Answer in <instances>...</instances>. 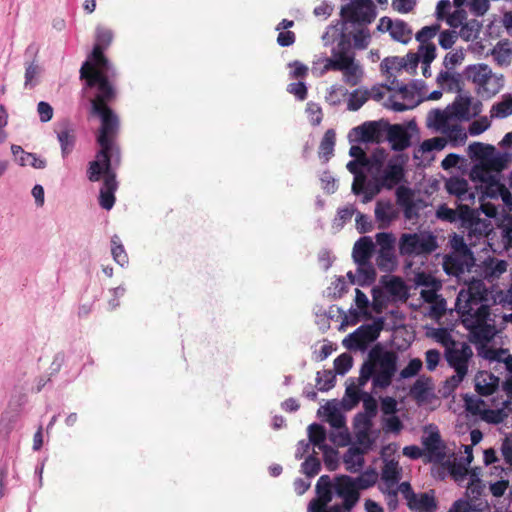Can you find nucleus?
Instances as JSON below:
<instances>
[{
    "mask_svg": "<svg viewBox=\"0 0 512 512\" xmlns=\"http://www.w3.org/2000/svg\"><path fill=\"white\" fill-rule=\"evenodd\" d=\"M335 492L343 499V508L346 511H350L359 500V492L350 476L342 475L336 478Z\"/></svg>",
    "mask_w": 512,
    "mask_h": 512,
    "instance_id": "obj_13",
    "label": "nucleus"
},
{
    "mask_svg": "<svg viewBox=\"0 0 512 512\" xmlns=\"http://www.w3.org/2000/svg\"><path fill=\"white\" fill-rule=\"evenodd\" d=\"M382 428L385 433L398 434L403 429V423L395 414L388 415L382 419Z\"/></svg>",
    "mask_w": 512,
    "mask_h": 512,
    "instance_id": "obj_55",
    "label": "nucleus"
},
{
    "mask_svg": "<svg viewBox=\"0 0 512 512\" xmlns=\"http://www.w3.org/2000/svg\"><path fill=\"white\" fill-rule=\"evenodd\" d=\"M386 290L389 294L399 298H403L407 294L404 282L398 277H393L386 283Z\"/></svg>",
    "mask_w": 512,
    "mask_h": 512,
    "instance_id": "obj_54",
    "label": "nucleus"
},
{
    "mask_svg": "<svg viewBox=\"0 0 512 512\" xmlns=\"http://www.w3.org/2000/svg\"><path fill=\"white\" fill-rule=\"evenodd\" d=\"M399 465L397 462H386L381 473V479L385 482L388 489L393 488L400 479Z\"/></svg>",
    "mask_w": 512,
    "mask_h": 512,
    "instance_id": "obj_38",
    "label": "nucleus"
},
{
    "mask_svg": "<svg viewBox=\"0 0 512 512\" xmlns=\"http://www.w3.org/2000/svg\"><path fill=\"white\" fill-rule=\"evenodd\" d=\"M469 155L480 160L472 170L474 178L480 181V209L488 217H495L501 206L503 211H512V195L500 182V173L505 167L502 157L494 154L495 148L480 142L468 147Z\"/></svg>",
    "mask_w": 512,
    "mask_h": 512,
    "instance_id": "obj_1",
    "label": "nucleus"
},
{
    "mask_svg": "<svg viewBox=\"0 0 512 512\" xmlns=\"http://www.w3.org/2000/svg\"><path fill=\"white\" fill-rule=\"evenodd\" d=\"M376 264L384 271H391L395 265L394 249H379Z\"/></svg>",
    "mask_w": 512,
    "mask_h": 512,
    "instance_id": "obj_47",
    "label": "nucleus"
},
{
    "mask_svg": "<svg viewBox=\"0 0 512 512\" xmlns=\"http://www.w3.org/2000/svg\"><path fill=\"white\" fill-rule=\"evenodd\" d=\"M352 31L347 30V34L350 35V40H353V47L357 50L366 49L371 42V34L367 25H353Z\"/></svg>",
    "mask_w": 512,
    "mask_h": 512,
    "instance_id": "obj_30",
    "label": "nucleus"
},
{
    "mask_svg": "<svg viewBox=\"0 0 512 512\" xmlns=\"http://www.w3.org/2000/svg\"><path fill=\"white\" fill-rule=\"evenodd\" d=\"M112 256L116 263L120 266H124L128 263V256L123 248V246L119 243L118 236L112 237Z\"/></svg>",
    "mask_w": 512,
    "mask_h": 512,
    "instance_id": "obj_59",
    "label": "nucleus"
},
{
    "mask_svg": "<svg viewBox=\"0 0 512 512\" xmlns=\"http://www.w3.org/2000/svg\"><path fill=\"white\" fill-rule=\"evenodd\" d=\"M386 138L391 144V148L395 151H402L411 144L408 131L401 125H389L387 127Z\"/></svg>",
    "mask_w": 512,
    "mask_h": 512,
    "instance_id": "obj_20",
    "label": "nucleus"
},
{
    "mask_svg": "<svg viewBox=\"0 0 512 512\" xmlns=\"http://www.w3.org/2000/svg\"><path fill=\"white\" fill-rule=\"evenodd\" d=\"M482 30V23L477 19H468L457 32L458 37L466 42L478 40Z\"/></svg>",
    "mask_w": 512,
    "mask_h": 512,
    "instance_id": "obj_32",
    "label": "nucleus"
},
{
    "mask_svg": "<svg viewBox=\"0 0 512 512\" xmlns=\"http://www.w3.org/2000/svg\"><path fill=\"white\" fill-rule=\"evenodd\" d=\"M377 474L374 471H366L360 476L353 478L357 490L367 489L375 484Z\"/></svg>",
    "mask_w": 512,
    "mask_h": 512,
    "instance_id": "obj_56",
    "label": "nucleus"
},
{
    "mask_svg": "<svg viewBox=\"0 0 512 512\" xmlns=\"http://www.w3.org/2000/svg\"><path fill=\"white\" fill-rule=\"evenodd\" d=\"M361 167H363V162H360V160H351L346 165L348 171L354 175V181L352 183L353 193L358 192L360 183L363 182V178L365 177V174L360 169Z\"/></svg>",
    "mask_w": 512,
    "mask_h": 512,
    "instance_id": "obj_48",
    "label": "nucleus"
},
{
    "mask_svg": "<svg viewBox=\"0 0 512 512\" xmlns=\"http://www.w3.org/2000/svg\"><path fill=\"white\" fill-rule=\"evenodd\" d=\"M445 20L446 23L456 31V29H460L468 20L467 13L465 10L457 8L454 12L448 14Z\"/></svg>",
    "mask_w": 512,
    "mask_h": 512,
    "instance_id": "obj_53",
    "label": "nucleus"
},
{
    "mask_svg": "<svg viewBox=\"0 0 512 512\" xmlns=\"http://www.w3.org/2000/svg\"><path fill=\"white\" fill-rule=\"evenodd\" d=\"M384 323V318L378 317L369 324L361 325L344 338L343 345L349 350H365L370 343L379 337L384 328Z\"/></svg>",
    "mask_w": 512,
    "mask_h": 512,
    "instance_id": "obj_10",
    "label": "nucleus"
},
{
    "mask_svg": "<svg viewBox=\"0 0 512 512\" xmlns=\"http://www.w3.org/2000/svg\"><path fill=\"white\" fill-rule=\"evenodd\" d=\"M57 139L60 143L61 154L65 158L72 152L76 141L75 130L69 121L60 124Z\"/></svg>",
    "mask_w": 512,
    "mask_h": 512,
    "instance_id": "obj_22",
    "label": "nucleus"
},
{
    "mask_svg": "<svg viewBox=\"0 0 512 512\" xmlns=\"http://www.w3.org/2000/svg\"><path fill=\"white\" fill-rule=\"evenodd\" d=\"M20 166H31L35 169H44L47 165L45 159L38 157L35 153L25 152L18 158Z\"/></svg>",
    "mask_w": 512,
    "mask_h": 512,
    "instance_id": "obj_50",
    "label": "nucleus"
},
{
    "mask_svg": "<svg viewBox=\"0 0 512 512\" xmlns=\"http://www.w3.org/2000/svg\"><path fill=\"white\" fill-rule=\"evenodd\" d=\"M500 230L503 247L505 249L512 248V217H506L503 219L500 225Z\"/></svg>",
    "mask_w": 512,
    "mask_h": 512,
    "instance_id": "obj_60",
    "label": "nucleus"
},
{
    "mask_svg": "<svg viewBox=\"0 0 512 512\" xmlns=\"http://www.w3.org/2000/svg\"><path fill=\"white\" fill-rule=\"evenodd\" d=\"M397 205L403 210L404 217L412 220L418 216V208L414 201L413 191L406 186H399L396 189Z\"/></svg>",
    "mask_w": 512,
    "mask_h": 512,
    "instance_id": "obj_18",
    "label": "nucleus"
},
{
    "mask_svg": "<svg viewBox=\"0 0 512 512\" xmlns=\"http://www.w3.org/2000/svg\"><path fill=\"white\" fill-rule=\"evenodd\" d=\"M385 188L380 179L374 181H367L366 176L363 178V182L360 183V187L355 195L362 194V202H370L377 194L380 193L381 189Z\"/></svg>",
    "mask_w": 512,
    "mask_h": 512,
    "instance_id": "obj_34",
    "label": "nucleus"
},
{
    "mask_svg": "<svg viewBox=\"0 0 512 512\" xmlns=\"http://www.w3.org/2000/svg\"><path fill=\"white\" fill-rule=\"evenodd\" d=\"M471 106V98L460 96L457 98L451 106L448 108L454 113L456 118L460 119H469L472 116V112L470 110Z\"/></svg>",
    "mask_w": 512,
    "mask_h": 512,
    "instance_id": "obj_39",
    "label": "nucleus"
},
{
    "mask_svg": "<svg viewBox=\"0 0 512 512\" xmlns=\"http://www.w3.org/2000/svg\"><path fill=\"white\" fill-rule=\"evenodd\" d=\"M456 311L475 343L485 344L496 335L495 319L490 311L488 291L481 280L470 281L458 293Z\"/></svg>",
    "mask_w": 512,
    "mask_h": 512,
    "instance_id": "obj_3",
    "label": "nucleus"
},
{
    "mask_svg": "<svg viewBox=\"0 0 512 512\" xmlns=\"http://www.w3.org/2000/svg\"><path fill=\"white\" fill-rule=\"evenodd\" d=\"M399 253L410 258H427L438 248L437 237L430 231L403 233L398 242Z\"/></svg>",
    "mask_w": 512,
    "mask_h": 512,
    "instance_id": "obj_6",
    "label": "nucleus"
},
{
    "mask_svg": "<svg viewBox=\"0 0 512 512\" xmlns=\"http://www.w3.org/2000/svg\"><path fill=\"white\" fill-rule=\"evenodd\" d=\"M353 48L350 35H348L347 30L343 28V31L337 39V44L331 49V54L338 56L341 60H348L349 57H355Z\"/></svg>",
    "mask_w": 512,
    "mask_h": 512,
    "instance_id": "obj_28",
    "label": "nucleus"
},
{
    "mask_svg": "<svg viewBox=\"0 0 512 512\" xmlns=\"http://www.w3.org/2000/svg\"><path fill=\"white\" fill-rule=\"evenodd\" d=\"M340 71L343 75V81L349 86H356L361 83L364 77V70L355 57H349L343 60Z\"/></svg>",
    "mask_w": 512,
    "mask_h": 512,
    "instance_id": "obj_19",
    "label": "nucleus"
},
{
    "mask_svg": "<svg viewBox=\"0 0 512 512\" xmlns=\"http://www.w3.org/2000/svg\"><path fill=\"white\" fill-rule=\"evenodd\" d=\"M422 444L424 447L425 456L429 462L441 463L445 457V445L441 440L439 431L435 427L425 430V435L422 437Z\"/></svg>",
    "mask_w": 512,
    "mask_h": 512,
    "instance_id": "obj_11",
    "label": "nucleus"
},
{
    "mask_svg": "<svg viewBox=\"0 0 512 512\" xmlns=\"http://www.w3.org/2000/svg\"><path fill=\"white\" fill-rule=\"evenodd\" d=\"M324 410L327 416V422L331 425V427L335 429L346 428L345 417L336 406L327 403L324 406Z\"/></svg>",
    "mask_w": 512,
    "mask_h": 512,
    "instance_id": "obj_45",
    "label": "nucleus"
},
{
    "mask_svg": "<svg viewBox=\"0 0 512 512\" xmlns=\"http://www.w3.org/2000/svg\"><path fill=\"white\" fill-rule=\"evenodd\" d=\"M475 390L483 396L492 395L499 385V378L488 371H479L474 379Z\"/></svg>",
    "mask_w": 512,
    "mask_h": 512,
    "instance_id": "obj_21",
    "label": "nucleus"
},
{
    "mask_svg": "<svg viewBox=\"0 0 512 512\" xmlns=\"http://www.w3.org/2000/svg\"><path fill=\"white\" fill-rule=\"evenodd\" d=\"M446 189L451 195H455L459 201L464 202L462 206L468 207L474 204L475 193L470 190L467 180L459 177H452L446 182Z\"/></svg>",
    "mask_w": 512,
    "mask_h": 512,
    "instance_id": "obj_16",
    "label": "nucleus"
},
{
    "mask_svg": "<svg viewBox=\"0 0 512 512\" xmlns=\"http://www.w3.org/2000/svg\"><path fill=\"white\" fill-rule=\"evenodd\" d=\"M512 115V93L502 96L501 101L495 103L490 110L492 118L503 119Z\"/></svg>",
    "mask_w": 512,
    "mask_h": 512,
    "instance_id": "obj_35",
    "label": "nucleus"
},
{
    "mask_svg": "<svg viewBox=\"0 0 512 512\" xmlns=\"http://www.w3.org/2000/svg\"><path fill=\"white\" fill-rule=\"evenodd\" d=\"M335 132L333 129H329L325 132L320 146H319V156L324 158L326 161L333 155L334 145H335Z\"/></svg>",
    "mask_w": 512,
    "mask_h": 512,
    "instance_id": "obj_44",
    "label": "nucleus"
},
{
    "mask_svg": "<svg viewBox=\"0 0 512 512\" xmlns=\"http://www.w3.org/2000/svg\"><path fill=\"white\" fill-rule=\"evenodd\" d=\"M397 364L398 354L396 352L375 345L361 365L358 377L359 386L364 387L371 380L374 390L388 388L397 372Z\"/></svg>",
    "mask_w": 512,
    "mask_h": 512,
    "instance_id": "obj_5",
    "label": "nucleus"
},
{
    "mask_svg": "<svg viewBox=\"0 0 512 512\" xmlns=\"http://www.w3.org/2000/svg\"><path fill=\"white\" fill-rule=\"evenodd\" d=\"M374 250V243L370 237H361L353 247L352 256L355 263L370 261Z\"/></svg>",
    "mask_w": 512,
    "mask_h": 512,
    "instance_id": "obj_27",
    "label": "nucleus"
},
{
    "mask_svg": "<svg viewBox=\"0 0 512 512\" xmlns=\"http://www.w3.org/2000/svg\"><path fill=\"white\" fill-rule=\"evenodd\" d=\"M335 375L330 370L317 373L316 384L320 391H328L334 387Z\"/></svg>",
    "mask_w": 512,
    "mask_h": 512,
    "instance_id": "obj_52",
    "label": "nucleus"
},
{
    "mask_svg": "<svg viewBox=\"0 0 512 512\" xmlns=\"http://www.w3.org/2000/svg\"><path fill=\"white\" fill-rule=\"evenodd\" d=\"M484 489V485L482 481L477 477L476 474H472L470 477V482L467 485L466 494L472 500H477Z\"/></svg>",
    "mask_w": 512,
    "mask_h": 512,
    "instance_id": "obj_58",
    "label": "nucleus"
},
{
    "mask_svg": "<svg viewBox=\"0 0 512 512\" xmlns=\"http://www.w3.org/2000/svg\"><path fill=\"white\" fill-rule=\"evenodd\" d=\"M407 504L414 512H434L437 508L434 495L428 492L410 495Z\"/></svg>",
    "mask_w": 512,
    "mask_h": 512,
    "instance_id": "obj_23",
    "label": "nucleus"
},
{
    "mask_svg": "<svg viewBox=\"0 0 512 512\" xmlns=\"http://www.w3.org/2000/svg\"><path fill=\"white\" fill-rule=\"evenodd\" d=\"M473 253L448 254L443 260L444 271L451 276H455L459 280L462 276L469 272L474 265Z\"/></svg>",
    "mask_w": 512,
    "mask_h": 512,
    "instance_id": "obj_12",
    "label": "nucleus"
},
{
    "mask_svg": "<svg viewBox=\"0 0 512 512\" xmlns=\"http://www.w3.org/2000/svg\"><path fill=\"white\" fill-rule=\"evenodd\" d=\"M317 498L328 504L332 500V484L328 475H322L316 484Z\"/></svg>",
    "mask_w": 512,
    "mask_h": 512,
    "instance_id": "obj_46",
    "label": "nucleus"
},
{
    "mask_svg": "<svg viewBox=\"0 0 512 512\" xmlns=\"http://www.w3.org/2000/svg\"><path fill=\"white\" fill-rule=\"evenodd\" d=\"M458 118L447 107L445 110H432L428 114V124L440 133L447 132L452 126L458 123Z\"/></svg>",
    "mask_w": 512,
    "mask_h": 512,
    "instance_id": "obj_17",
    "label": "nucleus"
},
{
    "mask_svg": "<svg viewBox=\"0 0 512 512\" xmlns=\"http://www.w3.org/2000/svg\"><path fill=\"white\" fill-rule=\"evenodd\" d=\"M403 177L404 169L402 164L395 161H389L387 167L383 171L380 181L385 188L392 189L401 182Z\"/></svg>",
    "mask_w": 512,
    "mask_h": 512,
    "instance_id": "obj_25",
    "label": "nucleus"
},
{
    "mask_svg": "<svg viewBox=\"0 0 512 512\" xmlns=\"http://www.w3.org/2000/svg\"><path fill=\"white\" fill-rule=\"evenodd\" d=\"M359 141L379 142L382 138L380 126L377 122H365L353 129Z\"/></svg>",
    "mask_w": 512,
    "mask_h": 512,
    "instance_id": "obj_26",
    "label": "nucleus"
},
{
    "mask_svg": "<svg viewBox=\"0 0 512 512\" xmlns=\"http://www.w3.org/2000/svg\"><path fill=\"white\" fill-rule=\"evenodd\" d=\"M465 406L467 411L474 415H480L484 413L486 409V403L477 397H466L465 398Z\"/></svg>",
    "mask_w": 512,
    "mask_h": 512,
    "instance_id": "obj_64",
    "label": "nucleus"
},
{
    "mask_svg": "<svg viewBox=\"0 0 512 512\" xmlns=\"http://www.w3.org/2000/svg\"><path fill=\"white\" fill-rule=\"evenodd\" d=\"M41 67L37 63L36 60H32L25 64V74H24V88L25 89H33L39 84Z\"/></svg>",
    "mask_w": 512,
    "mask_h": 512,
    "instance_id": "obj_36",
    "label": "nucleus"
},
{
    "mask_svg": "<svg viewBox=\"0 0 512 512\" xmlns=\"http://www.w3.org/2000/svg\"><path fill=\"white\" fill-rule=\"evenodd\" d=\"M506 352L502 349L500 350H487L485 352V358L489 359V360H495V361H503L504 365H505V369L508 371L509 375L508 377L506 378L505 382H504V387H505V390L508 392V393H512V355H507L505 358H501V356L503 354H505Z\"/></svg>",
    "mask_w": 512,
    "mask_h": 512,
    "instance_id": "obj_31",
    "label": "nucleus"
},
{
    "mask_svg": "<svg viewBox=\"0 0 512 512\" xmlns=\"http://www.w3.org/2000/svg\"><path fill=\"white\" fill-rule=\"evenodd\" d=\"M396 217V211L390 201H378L375 206V218L382 224H389Z\"/></svg>",
    "mask_w": 512,
    "mask_h": 512,
    "instance_id": "obj_37",
    "label": "nucleus"
},
{
    "mask_svg": "<svg viewBox=\"0 0 512 512\" xmlns=\"http://www.w3.org/2000/svg\"><path fill=\"white\" fill-rule=\"evenodd\" d=\"M440 30L439 24H434L431 26H425L416 34V40L421 43V45H427L426 43L434 38Z\"/></svg>",
    "mask_w": 512,
    "mask_h": 512,
    "instance_id": "obj_61",
    "label": "nucleus"
},
{
    "mask_svg": "<svg viewBox=\"0 0 512 512\" xmlns=\"http://www.w3.org/2000/svg\"><path fill=\"white\" fill-rule=\"evenodd\" d=\"M308 441L310 444L314 445L318 449H323V447L328 446L325 444L326 440V430L320 424L313 423L308 426Z\"/></svg>",
    "mask_w": 512,
    "mask_h": 512,
    "instance_id": "obj_40",
    "label": "nucleus"
},
{
    "mask_svg": "<svg viewBox=\"0 0 512 512\" xmlns=\"http://www.w3.org/2000/svg\"><path fill=\"white\" fill-rule=\"evenodd\" d=\"M341 17L345 30L348 25H368L376 18V9L372 0H350L341 7Z\"/></svg>",
    "mask_w": 512,
    "mask_h": 512,
    "instance_id": "obj_9",
    "label": "nucleus"
},
{
    "mask_svg": "<svg viewBox=\"0 0 512 512\" xmlns=\"http://www.w3.org/2000/svg\"><path fill=\"white\" fill-rule=\"evenodd\" d=\"M377 29L380 31H388L390 36L401 43H408L412 38V30L403 20H392L388 17L380 19Z\"/></svg>",
    "mask_w": 512,
    "mask_h": 512,
    "instance_id": "obj_14",
    "label": "nucleus"
},
{
    "mask_svg": "<svg viewBox=\"0 0 512 512\" xmlns=\"http://www.w3.org/2000/svg\"><path fill=\"white\" fill-rule=\"evenodd\" d=\"M381 70L387 75L388 80L393 77L390 84L386 86L388 90H397L399 92H406L407 87L403 83H399L396 80L394 74L395 71H401L405 67V61L403 57H387L381 62Z\"/></svg>",
    "mask_w": 512,
    "mask_h": 512,
    "instance_id": "obj_15",
    "label": "nucleus"
},
{
    "mask_svg": "<svg viewBox=\"0 0 512 512\" xmlns=\"http://www.w3.org/2000/svg\"><path fill=\"white\" fill-rule=\"evenodd\" d=\"M364 452L358 447H350L343 456V462L347 471L357 473L364 466Z\"/></svg>",
    "mask_w": 512,
    "mask_h": 512,
    "instance_id": "obj_29",
    "label": "nucleus"
},
{
    "mask_svg": "<svg viewBox=\"0 0 512 512\" xmlns=\"http://www.w3.org/2000/svg\"><path fill=\"white\" fill-rule=\"evenodd\" d=\"M357 264V284L369 285L374 282L376 278V271L370 261L356 263Z\"/></svg>",
    "mask_w": 512,
    "mask_h": 512,
    "instance_id": "obj_42",
    "label": "nucleus"
},
{
    "mask_svg": "<svg viewBox=\"0 0 512 512\" xmlns=\"http://www.w3.org/2000/svg\"><path fill=\"white\" fill-rule=\"evenodd\" d=\"M101 128L97 137V142L101 149L96 155V159L89 163L87 171L88 179L91 182L100 180L101 174H104L103 186L100 189L99 204L105 210H110L115 203V191L117 190L116 174L112 169V159L116 152V162H119V152L114 148L113 137L119 127L118 117L100 118Z\"/></svg>",
    "mask_w": 512,
    "mask_h": 512,
    "instance_id": "obj_4",
    "label": "nucleus"
},
{
    "mask_svg": "<svg viewBox=\"0 0 512 512\" xmlns=\"http://www.w3.org/2000/svg\"><path fill=\"white\" fill-rule=\"evenodd\" d=\"M490 54L500 66H508L512 61V47L508 41L498 42Z\"/></svg>",
    "mask_w": 512,
    "mask_h": 512,
    "instance_id": "obj_33",
    "label": "nucleus"
},
{
    "mask_svg": "<svg viewBox=\"0 0 512 512\" xmlns=\"http://www.w3.org/2000/svg\"><path fill=\"white\" fill-rule=\"evenodd\" d=\"M113 38L109 29L98 27L96 31V44L93 48L91 61H86L80 69V78L86 80L87 87H97L98 93L91 100L92 112L100 118L117 117L116 114L106 105L115 91L109 82V78L115 76V70L103 54Z\"/></svg>",
    "mask_w": 512,
    "mask_h": 512,
    "instance_id": "obj_2",
    "label": "nucleus"
},
{
    "mask_svg": "<svg viewBox=\"0 0 512 512\" xmlns=\"http://www.w3.org/2000/svg\"><path fill=\"white\" fill-rule=\"evenodd\" d=\"M443 134L446 135L448 139L455 144L463 143L467 138L465 129L459 123H456Z\"/></svg>",
    "mask_w": 512,
    "mask_h": 512,
    "instance_id": "obj_63",
    "label": "nucleus"
},
{
    "mask_svg": "<svg viewBox=\"0 0 512 512\" xmlns=\"http://www.w3.org/2000/svg\"><path fill=\"white\" fill-rule=\"evenodd\" d=\"M370 98L369 90L359 88L352 91L349 95L347 108L350 111L359 110Z\"/></svg>",
    "mask_w": 512,
    "mask_h": 512,
    "instance_id": "obj_43",
    "label": "nucleus"
},
{
    "mask_svg": "<svg viewBox=\"0 0 512 512\" xmlns=\"http://www.w3.org/2000/svg\"><path fill=\"white\" fill-rule=\"evenodd\" d=\"M428 335L441 344L445 348V351L453 348L456 344L461 342L454 340L447 328H434L430 333H428Z\"/></svg>",
    "mask_w": 512,
    "mask_h": 512,
    "instance_id": "obj_41",
    "label": "nucleus"
},
{
    "mask_svg": "<svg viewBox=\"0 0 512 512\" xmlns=\"http://www.w3.org/2000/svg\"><path fill=\"white\" fill-rule=\"evenodd\" d=\"M352 364V357L346 353H343L334 360V369L337 374L344 375L351 369Z\"/></svg>",
    "mask_w": 512,
    "mask_h": 512,
    "instance_id": "obj_62",
    "label": "nucleus"
},
{
    "mask_svg": "<svg viewBox=\"0 0 512 512\" xmlns=\"http://www.w3.org/2000/svg\"><path fill=\"white\" fill-rule=\"evenodd\" d=\"M444 357L454 370V374L446 380V386L453 390L465 379L469 371V365L473 358V350L466 342H460L453 348L444 352Z\"/></svg>",
    "mask_w": 512,
    "mask_h": 512,
    "instance_id": "obj_8",
    "label": "nucleus"
},
{
    "mask_svg": "<svg viewBox=\"0 0 512 512\" xmlns=\"http://www.w3.org/2000/svg\"><path fill=\"white\" fill-rule=\"evenodd\" d=\"M302 472L307 477H314L321 469V463L314 455H309L301 465Z\"/></svg>",
    "mask_w": 512,
    "mask_h": 512,
    "instance_id": "obj_57",
    "label": "nucleus"
},
{
    "mask_svg": "<svg viewBox=\"0 0 512 512\" xmlns=\"http://www.w3.org/2000/svg\"><path fill=\"white\" fill-rule=\"evenodd\" d=\"M466 77L470 80L479 96L491 98L495 96L504 86V78L501 74L494 73L484 63L470 65L466 68Z\"/></svg>",
    "mask_w": 512,
    "mask_h": 512,
    "instance_id": "obj_7",
    "label": "nucleus"
},
{
    "mask_svg": "<svg viewBox=\"0 0 512 512\" xmlns=\"http://www.w3.org/2000/svg\"><path fill=\"white\" fill-rule=\"evenodd\" d=\"M387 157L384 149H376L370 157H368L369 165L365 168L370 172H379Z\"/></svg>",
    "mask_w": 512,
    "mask_h": 512,
    "instance_id": "obj_51",
    "label": "nucleus"
},
{
    "mask_svg": "<svg viewBox=\"0 0 512 512\" xmlns=\"http://www.w3.org/2000/svg\"><path fill=\"white\" fill-rule=\"evenodd\" d=\"M361 387L359 384H355L354 382H351L349 385H347L345 390V395L343 398L344 405L347 409L354 408L360 401V394L359 389Z\"/></svg>",
    "mask_w": 512,
    "mask_h": 512,
    "instance_id": "obj_49",
    "label": "nucleus"
},
{
    "mask_svg": "<svg viewBox=\"0 0 512 512\" xmlns=\"http://www.w3.org/2000/svg\"><path fill=\"white\" fill-rule=\"evenodd\" d=\"M507 270V262L496 258H488L479 266V274L484 279L493 281Z\"/></svg>",
    "mask_w": 512,
    "mask_h": 512,
    "instance_id": "obj_24",
    "label": "nucleus"
}]
</instances>
